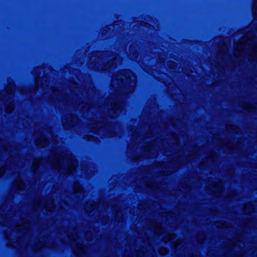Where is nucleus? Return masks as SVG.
<instances>
[{"mask_svg":"<svg viewBox=\"0 0 257 257\" xmlns=\"http://www.w3.org/2000/svg\"><path fill=\"white\" fill-rule=\"evenodd\" d=\"M76 161L71 154L62 153L57 155L53 165L60 169L62 173H70L76 167Z\"/></svg>","mask_w":257,"mask_h":257,"instance_id":"nucleus-1","label":"nucleus"},{"mask_svg":"<svg viewBox=\"0 0 257 257\" xmlns=\"http://www.w3.org/2000/svg\"><path fill=\"white\" fill-rule=\"evenodd\" d=\"M84 252V249L83 245L79 243H77L75 245V249H74V253L78 256H80Z\"/></svg>","mask_w":257,"mask_h":257,"instance_id":"nucleus-2","label":"nucleus"},{"mask_svg":"<svg viewBox=\"0 0 257 257\" xmlns=\"http://www.w3.org/2000/svg\"><path fill=\"white\" fill-rule=\"evenodd\" d=\"M36 143L37 146L44 147L47 144V139L46 138L45 136H41L36 141Z\"/></svg>","mask_w":257,"mask_h":257,"instance_id":"nucleus-3","label":"nucleus"},{"mask_svg":"<svg viewBox=\"0 0 257 257\" xmlns=\"http://www.w3.org/2000/svg\"><path fill=\"white\" fill-rule=\"evenodd\" d=\"M253 210V207L252 204L248 203L245 205L244 208V212L245 213H250Z\"/></svg>","mask_w":257,"mask_h":257,"instance_id":"nucleus-4","label":"nucleus"},{"mask_svg":"<svg viewBox=\"0 0 257 257\" xmlns=\"http://www.w3.org/2000/svg\"><path fill=\"white\" fill-rule=\"evenodd\" d=\"M15 185L19 190H23L24 188V184L20 180L16 181Z\"/></svg>","mask_w":257,"mask_h":257,"instance_id":"nucleus-5","label":"nucleus"},{"mask_svg":"<svg viewBox=\"0 0 257 257\" xmlns=\"http://www.w3.org/2000/svg\"><path fill=\"white\" fill-rule=\"evenodd\" d=\"M54 207L53 202L52 200H50L47 202L46 204H45V208L48 211H51L52 209Z\"/></svg>","mask_w":257,"mask_h":257,"instance_id":"nucleus-6","label":"nucleus"},{"mask_svg":"<svg viewBox=\"0 0 257 257\" xmlns=\"http://www.w3.org/2000/svg\"><path fill=\"white\" fill-rule=\"evenodd\" d=\"M213 188L214 191L220 192L222 190V184L221 183H219L217 184H215L213 186Z\"/></svg>","mask_w":257,"mask_h":257,"instance_id":"nucleus-7","label":"nucleus"},{"mask_svg":"<svg viewBox=\"0 0 257 257\" xmlns=\"http://www.w3.org/2000/svg\"><path fill=\"white\" fill-rule=\"evenodd\" d=\"M40 161L38 160H35L34 161V162L33 163L32 165V169L34 170V171H36L38 168L39 166Z\"/></svg>","mask_w":257,"mask_h":257,"instance_id":"nucleus-8","label":"nucleus"},{"mask_svg":"<svg viewBox=\"0 0 257 257\" xmlns=\"http://www.w3.org/2000/svg\"><path fill=\"white\" fill-rule=\"evenodd\" d=\"M73 188L75 192H79L81 189L80 185L78 183H74Z\"/></svg>","mask_w":257,"mask_h":257,"instance_id":"nucleus-9","label":"nucleus"},{"mask_svg":"<svg viewBox=\"0 0 257 257\" xmlns=\"http://www.w3.org/2000/svg\"><path fill=\"white\" fill-rule=\"evenodd\" d=\"M14 105L13 104H11L7 107L6 111L8 113H10L14 110Z\"/></svg>","mask_w":257,"mask_h":257,"instance_id":"nucleus-10","label":"nucleus"},{"mask_svg":"<svg viewBox=\"0 0 257 257\" xmlns=\"http://www.w3.org/2000/svg\"><path fill=\"white\" fill-rule=\"evenodd\" d=\"M14 105L13 104H11L7 107L6 111L8 113H10L14 110Z\"/></svg>","mask_w":257,"mask_h":257,"instance_id":"nucleus-11","label":"nucleus"},{"mask_svg":"<svg viewBox=\"0 0 257 257\" xmlns=\"http://www.w3.org/2000/svg\"><path fill=\"white\" fill-rule=\"evenodd\" d=\"M167 250L166 248L161 247L159 249V253L161 255H165L167 253Z\"/></svg>","mask_w":257,"mask_h":257,"instance_id":"nucleus-12","label":"nucleus"},{"mask_svg":"<svg viewBox=\"0 0 257 257\" xmlns=\"http://www.w3.org/2000/svg\"><path fill=\"white\" fill-rule=\"evenodd\" d=\"M86 238L88 240H90L92 238V234L91 232H87L85 234Z\"/></svg>","mask_w":257,"mask_h":257,"instance_id":"nucleus-13","label":"nucleus"},{"mask_svg":"<svg viewBox=\"0 0 257 257\" xmlns=\"http://www.w3.org/2000/svg\"><path fill=\"white\" fill-rule=\"evenodd\" d=\"M175 235L174 234H170L169 235H168V237H169V239L168 240H165V241H167L168 240H172V239H173L175 238Z\"/></svg>","mask_w":257,"mask_h":257,"instance_id":"nucleus-14","label":"nucleus"},{"mask_svg":"<svg viewBox=\"0 0 257 257\" xmlns=\"http://www.w3.org/2000/svg\"><path fill=\"white\" fill-rule=\"evenodd\" d=\"M63 124L65 128H68V126H67V122L65 121V118H63L62 119Z\"/></svg>","mask_w":257,"mask_h":257,"instance_id":"nucleus-15","label":"nucleus"},{"mask_svg":"<svg viewBox=\"0 0 257 257\" xmlns=\"http://www.w3.org/2000/svg\"><path fill=\"white\" fill-rule=\"evenodd\" d=\"M5 170L4 169L2 168L0 170V177L2 176L3 174H4Z\"/></svg>","mask_w":257,"mask_h":257,"instance_id":"nucleus-16","label":"nucleus"},{"mask_svg":"<svg viewBox=\"0 0 257 257\" xmlns=\"http://www.w3.org/2000/svg\"><path fill=\"white\" fill-rule=\"evenodd\" d=\"M117 78L120 79L121 80H123V78L121 77V74H119L117 75Z\"/></svg>","mask_w":257,"mask_h":257,"instance_id":"nucleus-17","label":"nucleus"},{"mask_svg":"<svg viewBox=\"0 0 257 257\" xmlns=\"http://www.w3.org/2000/svg\"><path fill=\"white\" fill-rule=\"evenodd\" d=\"M70 239L71 240H73L75 241L76 240V239L75 238H73V237H71Z\"/></svg>","mask_w":257,"mask_h":257,"instance_id":"nucleus-18","label":"nucleus"},{"mask_svg":"<svg viewBox=\"0 0 257 257\" xmlns=\"http://www.w3.org/2000/svg\"><path fill=\"white\" fill-rule=\"evenodd\" d=\"M39 248L38 247H37V246H36V247H35V250H36V251L38 250H39Z\"/></svg>","mask_w":257,"mask_h":257,"instance_id":"nucleus-19","label":"nucleus"},{"mask_svg":"<svg viewBox=\"0 0 257 257\" xmlns=\"http://www.w3.org/2000/svg\"><path fill=\"white\" fill-rule=\"evenodd\" d=\"M85 209H86V211H89V210L87 209V207H86Z\"/></svg>","mask_w":257,"mask_h":257,"instance_id":"nucleus-20","label":"nucleus"},{"mask_svg":"<svg viewBox=\"0 0 257 257\" xmlns=\"http://www.w3.org/2000/svg\"><path fill=\"white\" fill-rule=\"evenodd\" d=\"M156 231H157V232L158 233H160L159 231H158V230H156Z\"/></svg>","mask_w":257,"mask_h":257,"instance_id":"nucleus-21","label":"nucleus"}]
</instances>
